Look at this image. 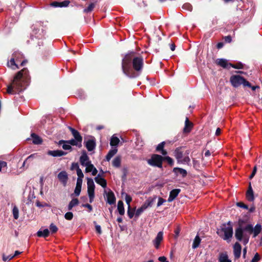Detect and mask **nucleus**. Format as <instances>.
<instances>
[{"instance_id": "obj_1", "label": "nucleus", "mask_w": 262, "mask_h": 262, "mask_svg": "<svg viewBox=\"0 0 262 262\" xmlns=\"http://www.w3.org/2000/svg\"><path fill=\"white\" fill-rule=\"evenodd\" d=\"M30 79L28 69L24 68L17 72L11 83L7 86V93L14 94L24 90L28 85Z\"/></svg>"}, {"instance_id": "obj_2", "label": "nucleus", "mask_w": 262, "mask_h": 262, "mask_svg": "<svg viewBox=\"0 0 262 262\" xmlns=\"http://www.w3.org/2000/svg\"><path fill=\"white\" fill-rule=\"evenodd\" d=\"M132 63L134 70L137 72H140L143 68V59L140 57H135L133 52L127 54L123 58L122 61V70L123 73L129 77L134 78L136 76L134 74L132 73Z\"/></svg>"}, {"instance_id": "obj_3", "label": "nucleus", "mask_w": 262, "mask_h": 262, "mask_svg": "<svg viewBox=\"0 0 262 262\" xmlns=\"http://www.w3.org/2000/svg\"><path fill=\"white\" fill-rule=\"evenodd\" d=\"M245 222L244 220L239 219L238 221V227L236 229L235 232V237L239 241L243 239L245 244L249 242L250 233L246 230Z\"/></svg>"}, {"instance_id": "obj_4", "label": "nucleus", "mask_w": 262, "mask_h": 262, "mask_svg": "<svg viewBox=\"0 0 262 262\" xmlns=\"http://www.w3.org/2000/svg\"><path fill=\"white\" fill-rule=\"evenodd\" d=\"M217 234L224 240L230 241V239L233 235V228L230 222L227 224H224L217 229Z\"/></svg>"}, {"instance_id": "obj_5", "label": "nucleus", "mask_w": 262, "mask_h": 262, "mask_svg": "<svg viewBox=\"0 0 262 262\" xmlns=\"http://www.w3.org/2000/svg\"><path fill=\"white\" fill-rule=\"evenodd\" d=\"M88 193L90 199V202L92 203L95 196V185L93 180L90 178H87Z\"/></svg>"}, {"instance_id": "obj_6", "label": "nucleus", "mask_w": 262, "mask_h": 262, "mask_svg": "<svg viewBox=\"0 0 262 262\" xmlns=\"http://www.w3.org/2000/svg\"><path fill=\"white\" fill-rule=\"evenodd\" d=\"M163 160V158L161 156L155 154L152 156L151 159L148 160L147 163L150 165L161 168Z\"/></svg>"}, {"instance_id": "obj_7", "label": "nucleus", "mask_w": 262, "mask_h": 262, "mask_svg": "<svg viewBox=\"0 0 262 262\" xmlns=\"http://www.w3.org/2000/svg\"><path fill=\"white\" fill-rule=\"evenodd\" d=\"M245 230L250 234L253 233V237H255L260 232L261 227L260 225L256 224L253 228L252 225L248 224L246 225Z\"/></svg>"}, {"instance_id": "obj_8", "label": "nucleus", "mask_w": 262, "mask_h": 262, "mask_svg": "<svg viewBox=\"0 0 262 262\" xmlns=\"http://www.w3.org/2000/svg\"><path fill=\"white\" fill-rule=\"evenodd\" d=\"M244 81V78L239 75H232L230 78L232 85L235 88L241 85Z\"/></svg>"}, {"instance_id": "obj_9", "label": "nucleus", "mask_w": 262, "mask_h": 262, "mask_svg": "<svg viewBox=\"0 0 262 262\" xmlns=\"http://www.w3.org/2000/svg\"><path fill=\"white\" fill-rule=\"evenodd\" d=\"M12 57L18 62H21L20 63V66H24L25 65L26 62H27V60H24L23 61H21V59H23L24 56L23 55L18 51L14 52L12 55Z\"/></svg>"}, {"instance_id": "obj_10", "label": "nucleus", "mask_w": 262, "mask_h": 262, "mask_svg": "<svg viewBox=\"0 0 262 262\" xmlns=\"http://www.w3.org/2000/svg\"><path fill=\"white\" fill-rule=\"evenodd\" d=\"M163 239V233L160 231L158 233L156 238L152 241L153 244L156 249H158L160 247V245Z\"/></svg>"}, {"instance_id": "obj_11", "label": "nucleus", "mask_w": 262, "mask_h": 262, "mask_svg": "<svg viewBox=\"0 0 262 262\" xmlns=\"http://www.w3.org/2000/svg\"><path fill=\"white\" fill-rule=\"evenodd\" d=\"M57 177L63 185L66 186L68 179L67 173L65 171H62L58 173Z\"/></svg>"}, {"instance_id": "obj_12", "label": "nucleus", "mask_w": 262, "mask_h": 262, "mask_svg": "<svg viewBox=\"0 0 262 262\" xmlns=\"http://www.w3.org/2000/svg\"><path fill=\"white\" fill-rule=\"evenodd\" d=\"M242 247L241 245L236 242L233 246L234 256L235 258H238L241 256Z\"/></svg>"}, {"instance_id": "obj_13", "label": "nucleus", "mask_w": 262, "mask_h": 262, "mask_svg": "<svg viewBox=\"0 0 262 262\" xmlns=\"http://www.w3.org/2000/svg\"><path fill=\"white\" fill-rule=\"evenodd\" d=\"M106 193L107 198V203L110 205H113L115 203L116 198L114 193L110 190L108 193H106V191H104Z\"/></svg>"}, {"instance_id": "obj_14", "label": "nucleus", "mask_w": 262, "mask_h": 262, "mask_svg": "<svg viewBox=\"0 0 262 262\" xmlns=\"http://www.w3.org/2000/svg\"><path fill=\"white\" fill-rule=\"evenodd\" d=\"M18 62L12 57L7 62V66L12 70H15L19 69Z\"/></svg>"}, {"instance_id": "obj_15", "label": "nucleus", "mask_w": 262, "mask_h": 262, "mask_svg": "<svg viewBox=\"0 0 262 262\" xmlns=\"http://www.w3.org/2000/svg\"><path fill=\"white\" fill-rule=\"evenodd\" d=\"M180 189H174L172 190L169 193V196L168 199V202H171L173 201L176 198L178 195L179 193L180 192Z\"/></svg>"}, {"instance_id": "obj_16", "label": "nucleus", "mask_w": 262, "mask_h": 262, "mask_svg": "<svg viewBox=\"0 0 262 262\" xmlns=\"http://www.w3.org/2000/svg\"><path fill=\"white\" fill-rule=\"evenodd\" d=\"M95 182L101 185L103 188L106 187L107 183L106 181L103 178L101 177L100 174H98L97 177L95 178Z\"/></svg>"}, {"instance_id": "obj_17", "label": "nucleus", "mask_w": 262, "mask_h": 262, "mask_svg": "<svg viewBox=\"0 0 262 262\" xmlns=\"http://www.w3.org/2000/svg\"><path fill=\"white\" fill-rule=\"evenodd\" d=\"M68 128L71 132L74 138L76 139V140H78V141H79V143L81 144L82 138V137L80 136L79 133L77 130L75 129L74 128L70 126H69Z\"/></svg>"}, {"instance_id": "obj_18", "label": "nucleus", "mask_w": 262, "mask_h": 262, "mask_svg": "<svg viewBox=\"0 0 262 262\" xmlns=\"http://www.w3.org/2000/svg\"><path fill=\"white\" fill-rule=\"evenodd\" d=\"M80 162L81 164L83 166H85V165H87L89 163H91V162L89 160V157L85 152H83L80 158Z\"/></svg>"}, {"instance_id": "obj_19", "label": "nucleus", "mask_w": 262, "mask_h": 262, "mask_svg": "<svg viewBox=\"0 0 262 262\" xmlns=\"http://www.w3.org/2000/svg\"><path fill=\"white\" fill-rule=\"evenodd\" d=\"M85 146L89 151H92L96 146L95 141L93 139H89L85 142Z\"/></svg>"}, {"instance_id": "obj_20", "label": "nucleus", "mask_w": 262, "mask_h": 262, "mask_svg": "<svg viewBox=\"0 0 262 262\" xmlns=\"http://www.w3.org/2000/svg\"><path fill=\"white\" fill-rule=\"evenodd\" d=\"M173 171L176 175L180 174L183 178L185 177L187 174V171L181 168L175 167L173 168Z\"/></svg>"}, {"instance_id": "obj_21", "label": "nucleus", "mask_w": 262, "mask_h": 262, "mask_svg": "<svg viewBox=\"0 0 262 262\" xmlns=\"http://www.w3.org/2000/svg\"><path fill=\"white\" fill-rule=\"evenodd\" d=\"M192 123L189 121L187 117L186 118L185 121V126L183 129L184 133H189L192 127Z\"/></svg>"}, {"instance_id": "obj_22", "label": "nucleus", "mask_w": 262, "mask_h": 262, "mask_svg": "<svg viewBox=\"0 0 262 262\" xmlns=\"http://www.w3.org/2000/svg\"><path fill=\"white\" fill-rule=\"evenodd\" d=\"M49 155L53 157H60L66 155V152L60 150H49L48 152Z\"/></svg>"}, {"instance_id": "obj_23", "label": "nucleus", "mask_w": 262, "mask_h": 262, "mask_svg": "<svg viewBox=\"0 0 262 262\" xmlns=\"http://www.w3.org/2000/svg\"><path fill=\"white\" fill-rule=\"evenodd\" d=\"M183 151H181L180 148H177L174 151V156L177 160L178 163L180 161V160L183 158Z\"/></svg>"}, {"instance_id": "obj_24", "label": "nucleus", "mask_w": 262, "mask_h": 262, "mask_svg": "<svg viewBox=\"0 0 262 262\" xmlns=\"http://www.w3.org/2000/svg\"><path fill=\"white\" fill-rule=\"evenodd\" d=\"M216 63L224 68H229V63L227 60L225 59H218L216 60Z\"/></svg>"}, {"instance_id": "obj_25", "label": "nucleus", "mask_w": 262, "mask_h": 262, "mask_svg": "<svg viewBox=\"0 0 262 262\" xmlns=\"http://www.w3.org/2000/svg\"><path fill=\"white\" fill-rule=\"evenodd\" d=\"M246 198H247V200L250 202H252L254 200L253 190L250 185L249 188L247 192Z\"/></svg>"}, {"instance_id": "obj_26", "label": "nucleus", "mask_w": 262, "mask_h": 262, "mask_svg": "<svg viewBox=\"0 0 262 262\" xmlns=\"http://www.w3.org/2000/svg\"><path fill=\"white\" fill-rule=\"evenodd\" d=\"M219 262H231L228 258V255L225 253H221L220 254L219 257Z\"/></svg>"}, {"instance_id": "obj_27", "label": "nucleus", "mask_w": 262, "mask_h": 262, "mask_svg": "<svg viewBox=\"0 0 262 262\" xmlns=\"http://www.w3.org/2000/svg\"><path fill=\"white\" fill-rule=\"evenodd\" d=\"M117 210L119 213L121 215L124 214L125 210L124 208V204L122 201H119L117 204Z\"/></svg>"}, {"instance_id": "obj_28", "label": "nucleus", "mask_w": 262, "mask_h": 262, "mask_svg": "<svg viewBox=\"0 0 262 262\" xmlns=\"http://www.w3.org/2000/svg\"><path fill=\"white\" fill-rule=\"evenodd\" d=\"M50 231L48 229H45L43 230H39L37 232V235L38 237H47L49 236Z\"/></svg>"}, {"instance_id": "obj_29", "label": "nucleus", "mask_w": 262, "mask_h": 262, "mask_svg": "<svg viewBox=\"0 0 262 262\" xmlns=\"http://www.w3.org/2000/svg\"><path fill=\"white\" fill-rule=\"evenodd\" d=\"M31 136L34 144H40L42 142L41 139L35 133H32Z\"/></svg>"}, {"instance_id": "obj_30", "label": "nucleus", "mask_w": 262, "mask_h": 262, "mask_svg": "<svg viewBox=\"0 0 262 262\" xmlns=\"http://www.w3.org/2000/svg\"><path fill=\"white\" fill-rule=\"evenodd\" d=\"M79 201L77 199H72L68 205V209L69 210H71L74 207L77 206L79 204Z\"/></svg>"}, {"instance_id": "obj_31", "label": "nucleus", "mask_w": 262, "mask_h": 262, "mask_svg": "<svg viewBox=\"0 0 262 262\" xmlns=\"http://www.w3.org/2000/svg\"><path fill=\"white\" fill-rule=\"evenodd\" d=\"M42 33H43L42 30L40 31L39 30L34 29L33 30V33H32V36H34L36 38L41 39V38H42V36H43Z\"/></svg>"}, {"instance_id": "obj_32", "label": "nucleus", "mask_w": 262, "mask_h": 262, "mask_svg": "<svg viewBox=\"0 0 262 262\" xmlns=\"http://www.w3.org/2000/svg\"><path fill=\"white\" fill-rule=\"evenodd\" d=\"M121 158L120 156L116 157L112 162L113 166L115 167H119L121 164Z\"/></svg>"}, {"instance_id": "obj_33", "label": "nucleus", "mask_w": 262, "mask_h": 262, "mask_svg": "<svg viewBox=\"0 0 262 262\" xmlns=\"http://www.w3.org/2000/svg\"><path fill=\"white\" fill-rule=\"evenodd\" d=\"M62 142H66L67 143L69 144L70 145H77L78 143H79V142L78 141V140H76V139H71V140H68V141L60 140L59 141L58 144L59 145H60V144H61Z\"/></svg>"}, {"instance_id": "obj_34", "label": "nucleus", "mask_w": 262, "mask_h": 262, "mask_svg": "<svg viewBox=\"0 0 262 262\" xmlns=\"http://www.w3.org/2000/svg\"><path fill=\"white\" fill-rule=\"evenodd\" d=\"M117 149L114 148L111 149L106 156V160L109 161L117 153Z\"/></svg>"}, {"instance_id": "obj_35", "label": "nucleus", "mask_w": 262, "mask_h": 262, "mask_svg": "<svg viewBox=\"0 0 262 262\" xmlns=\"http://www.w3.org/2000/svg\"><path fill=\"white\" fill-rule=\"evenodd\" d=\"M119 141L120 140L119 138L115 136V135H113L111 139L110 145L112 146H117L118 144Z\"/></svg>"}, {"instance_id": "obj_36", "label": "nucleus", "mask_w": 262, "mask_h": 262, "mask_svg": "<svg viewBox=\"0 0 262 262\" xmlns=\"http://www.w3.org/2000/svg\"><path fill=\"white\" fill-rule=\"evenodd\" d=\"M70 2L68 1H64L61 3L54 2L52 4L55 7H67L69 5Z\"/></svg>"}, {"instance_id": "obj_37", "label": "nucleus", "mask_w": 262, "mask_h": 262, "mask_svg": "<svg viewBox=\"0 0 262 262\" xmlns=\"http://www.w3.org/2000/svg\"><path fill=\"white\" fill-rule=\"evenodd\" d=\"M201 242V239L200 237L198 235H196L193 241V244H192V248L195 249L198 248Z\"/></svg>"}, {"instance_id": "obj_38", "label": "nucleus", "mask_w": 262, "mask_h": 262, "mask_svg": "<svg viewBox=\"0 0 262 262\" xmlns=\"http://www.w3.org/2000/svg\"><path fill=\"white\" fill-rule=\"evenodd\" d=\"M127 213L129 218L132 219L134 214H135V209H132L130 206L129 205V206H128Z\"/></svg>"}, {"instance_id": "obj_39", "label": "nucleus", "mask_w": 262, "mask_h": 262, "mask_svg": "<svg viewBox=\"0 0 262 262\" xmlns=\"http://www.w3.org/2000/svg\"><path fill=\"white\" fill-rule=\"evenodd\" d=\"M13 217L17 220L19 217V210L16 206H14L12 210Z\"/></svg>"}, {"instance_id": "obj_40", "label": "nucleus", "mask_w": 262, "mask_h": 262, "mask_svg": "<svg viewBox=\"0 0 262 262\" xmlns=\"http://www.w3.org/2000/svg\"><path fill=\"white\" fill-rule=\"evenodd\" d=\"M190 162V159L189 157L188 156H185V157L182 158L178 163L189 164Z\"/></svg>"}, {"instance_id": "obj_41", "label": "nucleus", "mask_w": 262, "mask_h": 262, "mask_svg": "<svg viewBox=\"0 0 262 262\" xmlns=\"http://www.w3.org/2000/svg\"><path fill=\"white\" fill-rule=\"evenodd\" d=\"M156 198H157L156 196H154L153 198H150L148 199L145 201V202L147 204V206H148L149 207H151L152 206L153 204L154 203V202H155Z\"/></svg>"}, {"instance_id": "obj_42", "label": "nucleus", "mask_w": 262, "mask_h": 262, "mask_svg": "<svg viewBox=\"0 0 262 262\" xmlns=\"http://www.w3.org/2000/svg\"><path fill=\"white\" fill-rule=\"evenodd\" d=\"M229 66L237 69H242L244 67L243 64L241 62H238L236 64L229 63Z\"/></svg>"}, {"instance_id": "obj_43", "label": "nucleus", "mask_w": 262, "mask_h": 262, "mask_svg": "<svg viewBox=\"0 0 262 262\" xmlns=\"http://www.w3.org/2000/svg\"><path fill=\"white\" fill-rule=\"evenodd\" d=\"M182 9L189 11H191L192 10V7L190 4L186 3L183 5Z\"/></svg>"}, {"instance_id": "obj_44", "label": "nucleus", "mask_w": 262, "mask_h": 262, "mask_svg": "<svg viewBox=\"0 0 262 262\" xmlns=\"http://www.w3.org/2000/svg\"><path fill=\"white\" fill-rule=\"evenodd\" d=\"M95 5L94 3H91L89 5L87 8L84 9V12L86 13L92 11L95 7Z\"/></svg>"}, {"instance_id": "obj_45", "label": "nucleus", "mask_w": 262, "mask_h": 262, "mask_svg": "<svg viewBox=\"0 0 262 262\" xmlns=\"http://www.w3.org/2000/svg\"><path fill=\"white\" fill-rule=\"evenodd\" d=\"M50 230L52 233H54L57 231L58 228L54 224L52 223L50 225Z\"/></svg>"}, {"instance_id": "obj_46", "label": "nucleus", "mask_w": 262, "mask_h": 262, "mask_svg": "<svg viewBox=\"0 0 262 262\" xmlns=\"http://www.w3.org/2000/svg\"><path fill=\"white\" fill-rule=\"evenodd\" d=\"M86 167L85 168V172H91L93 170L94 165L91 163H89L87 165H85V166Z\"/></svg>"}, {"instance_id": "obj_47", "label": "nucleus", "mask_w": 262, "mask_h": 262, "mask_svg": "<svg viewBox=\"0 0 262 262\" xmlns=\"http://www.w3.org/2000/svg\"><path fill=\"white\" fill-rule=\"evenodd\" d=\"M165 142L164 141L162 142L160 144L158 145L156 148V150L158 151H160L161 150L164 149V147L165 145Z\"/></svg>"}, {"instance_id": "obj_48", "label": "nucleus", "mask_w": 262, "mask_h": 262, "mask_svg": "<svg viewBox=\"0 0 262 262\" xmlns=\"http://www.w3.org/2000/svg\"><path fill=\"white\" fill-rule=\"evenodd\" d=\"M64 217L67 220H71L73 217V213L71 212H68L64 214Z\"/></svg>"}, {"instance_id": "obj_49", "label": "nucleus", "mask_w": 262, "mask_h": 262, "mask_svg": "<svg viewBox=\"0 0 262 262\" xmlns=\"http://www.w3.org/2000/svg\"><path fill=\"white\" fill-rule=\"evenodd\" d=\"M260 260V256L258 253H256L253 258L252 259L251 262H258Z\"/></svg>"}, {"instance_id": "obj_50", "label": "nucleus", "mask_w": 262, "mask_h": 262, "mask_svg": "<svg viewBox=\"0 0 262 262\" xmlns=\"http://www.w3.org/2000/svg\"><path fill=\"white\" fill-rule=\"evenodd\" d=\"M62 143H63V144L62 145V148L64 150H70L72 148V147L71 146L68 144V143H67L66 142H62Z\"/></svg>"}, {"instance_id": "obj_51", "label": "nucleus", "mask_w": 262, "mask_h": 262, "mask_svg": "<svg viewBox=\"0 0 262 262\" xmlns=\"http://www.w3.org/2000/svg\"><path fill=\"white\" fill-rule=\"evenodd\" d=\"M13 258L12 255H9L8 256H6L5 254L3 255V260L4 261H6L8 260H10Z\"/></svg>"}, {"instance_id": "obj_52", "label": "nucleus", "mask_w": 262, "mask_h": 262, "mask_svg": "<svg viewBox=\"0 0 262 262\" xmlns=\"http://www.w3.org/2000/svg\"><path fill=\"white\" fill-rule=\"evenodd\" d=\"M163 160H165L169 164L172 165L173 163V161L172 158L168 156L165 157L163 158Z\"/></svg>"}, {"instance_id": "obj_53", "label": "nucleus", "mask_w": 262, "mask_h": 262, "mask_svg": "<svg viewBox=\"0 0 262 262\" xmlns=\"http://www.w3.org/2000/svg\"><path fill=\"white\" fill-rule=\"evenodd\" d=\"M125 199L126 204L128 205V206H129V205H130V203L132 200L131 196L128 194H126Z\"/></svg>"}, {"instance_id": "obj_54", "label": "nucleus", "mask_w": 262, "mask_h": 262, "mask_svg": "<svg viewBox=\"0 0 262 262\" xmlns=\"http://www.w3.org/2000/svg\"><path fill=\"white\" fill-rule=\"evenodd\" d=\"M76 171L77 174L78 176V178L82 179L83 178V174L81 169L78 168V169L76 170Z\"/></svg>"}, {"instance_id": "obj_55", "label": "nucleus", "mask_w": 262, "mask_h": 262, "mask_svg": "<svg viewBox=\"0 0 262 262\" xmlns=\"http://www.w3.org/2000/svg\"><path fill=\"white\" fill-rule=\"evenodd\" d=\"M81 188L76 186L74 193L76 196H79L81 192Z\"/></svg>"}, {"instance_id": "obj_56", "label": "nucleus", "mask_w": 262, "mask_h": 262, "mask_svg": "<svg viewBox=\"0 0 262 262\" xmlns=\"http://www.w3.org/2000/svg\"><path fill=\"white\" fill-rule=\"evenodd\" d=\"M166 202V200L162 198H159L158 202L157 203V206L159 207L161 206L164 203Z\"/></svg>"}, {"instance_id": "obj_57", "label": "nucleus", "mask_w": 262, "mask_h": 262, "mask_svg": "<svg viewBox=\"0 0 262 262\" xmlns=\"http://www.w3.org/2000/svg\"><path fill=\"white\" fill-rule=\"evenodd\" d=\"M237 206L241 207V208H243L244 209H248V207L247 205L244 204V203H242V202H238V203H237L236 204Z\"/></svg>"}, {"instance_id": "obj_58", "label": "nucleus", "mask_w": 262, "mask_h": 262, "mask_svg": "<svg viewBox=\"0 0 262 262\" xmlns=\"http://www.w3.org/2000/svg\"><path fill=\"white\" fill-rule=\"evenodd\" d=\"M82 179L81 178H77V183H76V186L77 187H82Z\"/></svg>"}, {"instance_id": "obj_59", "label": "nucleus", "mask_w": 262, "mask_h": 262, "mask_svg": "<svg viewBox=\"0 0 262 262\" xmlns=\"http://www.w3.org/2000/svg\"><path fill=\"white\" fill-rule=\"evenodd\" d=\"M143 212V211L141 209V208H139L135 212V216L136 217H138Z\"/></svg>"}, {"instance_id": "obj_60", "label": "nucleus", "mask_w": 262, "mask_h": 262, "mask_svg": "<svg viewBox=\"0 0 262 262\" xmlns=\"http://www.w3.org/2000/svg\"><path fill=\"white\" fill-rule=\"evenodd\" d=\"M79 168L78 164L77 163H73L71 166L72 169H78Z\"/></svg>"}, {"instance_id": "obj_61", "label": "nucleus", "mask_w": 262, "mask_h": 262, "mask_svg": "<svg viewBox=\"0 0 262 262\" xmlns=\"http://www.w3.org/2000/svg\"><path fill=\"white\" fill-rule=\"evenodd\" d=\"M7 166V163L5 161H0V171L2 170V168Z\"/></svg>"}, {"instance_id": "obj_62", "label": "nucleus", "mask_w": 262, "mask_h": 262, "mask_svg": "<svg viewBox=\"0 0 262 262\" xmlns=\"http://www.w3.org/2000/svg\"><path fill=\"white\" fill-rule=\"evenodd\" d=\"M82 206L84 207L88 208L90 212L92 210V209H93L92 208V206L91 205L89 204H83Z\"/></svg>"}, {"instance_id": "obj_63", "label": "nucleus", "mask_w": 262, "mask_h": 262, "mask_svg": "<svg viewBox=\"0 0 262 262\" xmlns=\"http://www.w3.org/2000/svg\"><path fill=\"white\" fill-rule=\"evenodd\" d=\"M256 170H257V169H256V166H255V167H254V168H253V171H252V172L251 174V175L250 176V177H249V178H250V179H252V178H253V177L255 176V173H256Z\"/></svg>"}, {"instance_id": "obj_64", "label": "nucleus", "mask_w": 262, "mask_h": 262, "mask_svg": "<svg viewBox=\"0 0 262 262\" xmlns=\"http://www.w3.org/2000/svg\"><path fill=\"white\" fill-rule=\"evenodd\" d=\"M95 228H96V230L98 232V233L100 234L101 233V229L100 226L97 225L95 226Z\"/></svg>"}]
</instances>
